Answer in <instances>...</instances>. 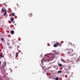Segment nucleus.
<instances>
[{"label": "nucleus", "instance_id": "6", "mask_svg": "<svg viewBox=\"0 0 80 80\" xmlns=\"http://www.w3.org/2000/svg\"><path fill=\"white\" fill-rule=\"evenodd\" d=\"M61 61H62V62H63V63H66V62H65V60H64L63 59H61Z\"/></svg>", "mask_w": 80, "mask_h": 80}, {"label": "nucleus", "instance_id": "25", "mask_svg": "<svg viewBox=\"0 0 80 80\" xmlns=\"http://www.w3.org/2000/svg\"><path fill=\"white\" fill-rule=\"evenodd\" d=\"M17 5H18V4H17Z\"/></svg>", "mask_w": 80, "mask_h": 80}, {"label": "nucleus", "instance_id": "8", "mask_svg": "<svg viewBox=\"0 0 80 80\" xmlns=\"http://www.w3.org/2000/svg\"><path fill=\"white\" fill-rule=\"evenodd\" d=\"M5 10H6V9H5L4 10V9H2V11L3 12H5Z\"/></svg>", "mask_w": 80, "mask_h": 80}, {"label": "nucleus", "instance_id": "15", "mask_svg": "<svg viewBox=\"0 0 80 80\" xmlns=\"http://www.w3.org/2000/svg\"><path fill=\"white\" fill-rule=\"evenodd\" d=\"M55 80H58V77L56 78H55Z\"/></svg>", "mask_w": 80, "mask_h": 80}, {"label": "nucleus", "instance_id": "21", "mask_svg": "<svg viewBox=\"0 0 80 80\" xmlns=\"http://www.w3.org/2000/svg\"><path fill=\"white\" fill-rule=\"evenodd\" d=\"M7 45H9V43L8 42L7 43Z\"/></svg>", "mask_w": 80, "mask_h": 80}, {"label": "nucleus", "instance_id": "23", "mask_svg": "<svg viewBox=\"0 0 80 80\" xmlns=\"http://www.w3.org/2000/svg\"><path fill=\"white\" fill-rule=\"evenodd\" d=\"M41 62L42 63H43V62H42V61H41Z\"/></svg>", "mask_w": 80, "mask_h": 80}, {"label": "nucleus", "instance_id": "10", "mask_svg": "<svg viewBox=\"0 0 80 80\" xmlns=\"http://www.w3.org/2000/svg\"><path fill=\"white\" fill-rule=\"evenodd\" d=\"M11 34H13V33H14V31H11Z\"/></svg>", "mask_w": 80, "mask_h": 80}, {"label": "nucleus", "instance_id": "3", "mask_svg": "<svg viewBox=\"0 0 80 80\" xmlns=\"http://www.w3.org/2000/svg\"><path fill=\"white\" fill-rule=\"evenodd\" d=\"M6 64H7V63H6V62H5L4 63V64L3 66V68H5V66H6Z\"/></svg>", "mask_w": 80, "mask_h": 80}, {"label": "nucleus", "instance_id": "4", "mask_svg": "<svg viewBox=\"0 0 80 80\" xmlns=\"http://www.w3.org/2000/svg\"><path fill=\"white\" fill-rule=\"evenodd\" d=\"M0 57L1 58H3L4 57V56H3V54H2L0 55Z\"/></svg>", "mask_w": 80, "mask_h": 80}, {"label": "nucleus", "instance_id": "11", "mask_svg": "<svg viewBox=\"0 0 80 80\" xmlns=\"http://www.w3.org/2000/svg\"><path fill=\"white\" fill-rule=\"evenodd\" d=\"M62 73V71H59L58 72V73Z\"/></svg>", "mask_w": 80, "mask_h": 80}, {"label": "nucleus", "instance_id": "16", "mask_svg": "<svg viewBox=\"0 0 80 80\" xmlns=\"http://www.w3.org/2000/svg\"><path fill=\"white\" fill-rule=\"evenodd\" d=\"M58 45H59V46L60 47H61V45H62V44L61 43H59Z\"/></svg>", "mask_w": 80, "mask_h": 80}, {"label": "nucleus", "instance_id": "17", "mask_svg": "<svg viewBox=\"0 0 80 80\" xmlns=\"http://www.w3.org/2000/svg\"><path fill=\"white\" fill-rule=\"evenodd\" d=\"M1 40L2 41H3V38H2Z\"/></svg>", "mask_w": 80, "mask_h": 80}, {"label": "nucleus", "instance_id": "19", "mask_svg": "<svg viewBox=\"0 0 80 80\" xmlns=\"http://www.w3.org/2000/svg\"><path fill=\"white\" fill-rule=\"evenodd\" d=\"M68 68H69V69L70 68V67L69 66H68Z\"/></svg>", "mask_w": 80, "mask_h": 80}, {"label": "nucleus", "instance_id": "7", "mask_svg": "<svg viewBox=\"0 0 80 80\" xmlns=\"http://www.w3.org/2000/svg\"><path fill=\"white\" fill-rule=\"evenodd\" d=\"M29 17H31L32 16V13H30L29 14Z\"/></svg>", "mask_w": 80, "mask_h": 80}, {"label": "nucleus", "instance_id": "22", "mask_svg": "<svg viewBox=\"0 0 80 80\" xmlns=\"http://www.w3.org/2000/svg\"><path fill=\"white\" fill-rule=\"evenodd\" d=\"M1 64V62L0 61V65Z\"/></svg>", "mask_w": 80, "mask_h": 80}, {"label": "nucleus", "instance_id": "18", "mask_svg": "<svg viewBox=\"0 0 80 80\" xmlns=\"http://www.w3.org/2000/svg\"><path fill=\"white\" fill-rule=\"evenodd\" d=\"M68 55H69V54H70V52H68Z\"/></svg>", "mask_w": 80, "mask_h": 80}, {"label": "nucleus", "instance_id": "1", "mask_svg": "<svg viewBox=\"0 0 80 80\" xmlns=\"http://www.w3.org/2000/svg\"><path fill=\"white\" fill-rule=\"evenodd\" d=\"M58 45H59V43L56 42L53 45V47H58Z\"/></svg>", "mask_w": 80, "mask_h": 80}, {"label": "nucleus", "instance_id": "26", "mask_svg": "<svg viewBox=\"0 0 80 80\" xmlns=\"http://www.w3.org/2000/svg\"><path fill=\"white\" fill-rule=\"evenodd\" d=\"M0 80H1V79H0Z\"/></svg>", "mask_w": 80, "mask_h": 80}, {"label": "nucleus", "instance_id": "12", "mask_svg": "<svg viewBox=\"0 0 80 80\" xmlns=\"http://www.w3.org/2000/svg\"><path fill=\"white\" fill-rule=\"evenodd\" d=\"M58 65L59 67H62V65L60 63L58 64Z\"/></svg>", "mask_w": 80, "mask_h": 80}, {"label": "nucleus", "instance_id": "24", "mask_svg": "<svg viewBox=\"0 0 80 80\" xmlns=\"http://www.w3.org/2000/svg\"><path fill=\"white\" fill-rule=\"evenodd\" d=\"M71 45H72V43H70Z\"/></svg>", "mask_w": 80, "mask_h": 80}, {"label": "nucleus", "instance_id": "13", "mask_svg": "<svg viewBox=\"0 0 80 80\" xmlns=\"http://www.w3.org/2000/svg\"><path fill=\"white\" fill-rule=\"evenodd\" d=\"M54 52H55V53L56 54H58V52H57V51H54Z\"/></svg>", "mask_w": 80, "mask_h": 80}, {"label": "nucleus", "instance_id": "2", "mask_svg": "<svg viewBox=\"0 0 80 80\" xmlns=\"http://www.w3.org/2000/svg\"><path fill=\"white\" fill-rule=\"evenodd\" d=\"M54 58V57L52 56L51 57L48 59V61H51V60H53Z\"/></svg>", "mask_w": 80, "mask_h": 80}, {"label": "nucleus", "instance_id": "14", "mask_svg": "<svg viewBox=\"0 0 80 80\" xmlns=\"http://www.w3.org/2000/svg\"><path fill=\"white\" fill-rule=\"evenodd\" d=\"M12 16H15V13H12Z\"/></svg>", "mask_w": 80, "mask_h": 80}, {"label": "nucleus", "instance_id": "20", "mask_svg": "<svg viewBox=\"0 0 80 80\" xmlns=\"http://www.w3.org/2000/svg\"><path fill=\"white\" fill-rule=\"evenodd\" d=\"M18 57V54H17L16 56V57L17 58V57Z\"/></svg>", "mask_w": 80, "mask_h": 80}, {"label": "nucleus", "instance_id": "9", "mask_svg": "<svg viewBox=\"0 0 80 80\" xmlns=\"http://www.w3.org/2000/svg\"><path fill=\"white\" fill-rule=\"evenodd\" d=\"M11 20L12 22H13V21H14V18H12Z\"/></svg>", "mask_w": 80, "mask_h": 80}, {"label": "nucleus", "instance_id": "5", "mask_svg": "<svg viewBox=\"0 0 80 80\" xmlns=\"http://www.w3.org/2000/svg\"><path fill=\"white\" fill-rule=\"evenodd\" d=\"M6 14H7V10H5V12L4 14V16H5V15H6Z\"/></svg>", "mask_w": 80, "mask_h": 80}]
</instances>
